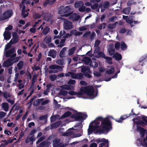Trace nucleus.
<instances>
[{"mask_svg": "<svg viewBox=\"0 0 147 147\" xmlns=\"http://www.w3.org/2000/svg\"><path fill=\"white\" fill-rule=\"evenodd\" d=\"M80 16L77 15L76 14H73L70 16L69 19L76 21L78 20L80 18Z\"/></svg>", "mask_w": 147, "mask_h": 147, "instance_id": "f3484780", "label": "nucleus"}, {"mask_svg": "<svg viewBox=\"0 0 147 147\" xmlns=\"http://www.w3.org/2000/svg\"><path fill=\"white\" fill-rule=\"evenodd\" d=\"M48 55L55 58L56 55V51L54 50H50L49 52Z\"/></svg>", "mask_w": 147, "mask_h": 147, "instance_id": "a211bd4d", "label": "nucleus"}, {"mask_svg": "<svg viewBox=\"0 0 147 147\" xmlns=\"http://www.w3.org/2000/svg\"><path fill=\"white\" fill-rule=\"evenodd\" d=\"M120 46V43L118 42H116L115 45V47L117 49H118L119 48Z\"/></svg>", "mask_w": 147, "mask_h": 147, "instance_id": "680f3d73", "label": "nucleus"}, {"mask_svg": "<svg viewBox=\"0 0 147 147\" xmlns=\"http://www.w3.org/2000/svg\"><path fill=\"white\" fill-rule=\"evenodd\" d=\"M42 99H39L35 101L34 102V105L36 106L40 104H41Z\"/></svg>", "mask_w": 147, "mask_h": 147, "instance_id": "4c0bfd02", "label": "nucleus"}, {"mask_svg": "<svg viewBox=\"0 0 147 147\" xmlns=\"http://www.w3.org/2000/svg\"><path fill=\"white\" fill-rule=\"evenodd\" d=\"M11 33L8 31H5L4 33L3 36L4 39L6 40H8L11 38Z\"/></svg>", "mask_w": 147, "mask_h": 147, "instance_id": "4468645a", "label": "nucleus"}, {"mask_svg": "<svg viewBox=\"0 0 147 147\" xmlns=\"http://www.w3.org/2000/svg\"><path fill=\"white\" fill-rule=\"evenodd\" d=\"M65 40V39H62L60 43V45H58V47H61L64 46V43Z\"/></svg>", "mask_w": 147, "mask_h": 147, "instance_id": "58836bf2", "label": "nucleus"}, {"mask_svg": "<svg viewBox=\"0 0 147 147\" xmlns=\"http://www.w3.org/2000/svg\"><path fill=\"white\" fill-rule=\"evenodd\" d=\"M6 115V113L3 112H0V119L4 117Z\"/></svg>", "mask_w": 147, "mask_h": 147, "instance_id": "13d9d810", "label": "nucleus"}, {"mask_svg": "<svg viewBox=\"0 0 147 147\" xmlns=\"http://www.w3.org/2000/svg\"><path fill=\"white\" fill-rule=\"evenodd\" d=\"M67 49V48L65 47L61 51L59 54V56L61 57H63L65 56Z\"/></svg>", "mask_w": 147, "mask_h": 147, "instance_id": "aec40b11", "label": "nucleus"}, {"mask_svg": "<svg viewBox=\"0 0 147 147\" xmlns=\"http://www.w3.org/2000/svg\"><path fill=\"white\" fill-rule=\"evenodd\" d=\"M22 3L23 4L21 5V7H22V15L25 18L28 16V13L27 12V11L29 10V9H28L27 11H26L25 10V6L23 5V4L24 3H27V1L26 0L22 1Z\"/></svg>", "mask_w": 147, "mask_h": 147, "instance_id": "423d86ee", "label": "nucleus"}, {"mask_svg": "<svg viewBox=\"0 0 147 147\" xmlns=\"http://www.w3.org/2000/svg\"><path fill=\"white\" fill-rule=\"evenodd\" d=\"M135 3H136L132 1H129L127 3V5L128 6H130L133 4H135Z\"/></svg>", "mask_w": 147, "mask_h": 147, "instance_id": "4d7b16f0", "label": "nucleus"}, {"mask_svg": "<svg viewBox=\"0 0 147 147\" xmlns=\"http://www.w3.org/2000/svg\"><path fill=\"white\" fill-rule=\"evenodd\" d=\"M127 117H126V115H123L120 117L119 120H116V121L119 123H121L122 122V121L126 118Z\"/></svg>", "mask_w": 147, "mask_h": 147, "instance_id": "a19ab883", "label": "nucleus"}, {"mask_svg": "<svg viewBox=\"0 0 147 147\" xmlns=\"http://www.w3.org/2000/svg\"><path fill=\"white\" fill-rule=\"evenodd\" d=\"M87 65H89L91 62V60L90 58L88 57H85L82 60Z\"/></svg>", "mask_w": 147, "mask_h": 147, "instance_id": "4be33fe9", "label": "nucleus"}, {"mask_svg": "<svg viewBox=\"0 0 147 147\" xmlns=\"http://www.w3.org/2000/svg\"><path fill=\"white\" fill-rule=\"evenodd\" d=\"M107 142H103L100 143L99 145V147H102V146H104L105 144L106 143H108V141L107 140Z\"/></svg>", "mask_w": 147, "mask_h": 147, "instance_id": "774afa93", "label": "nucleus"}, {"mask_svg": "<svg viewBox=\"0 0 147 147\" xmlns=\"http://www.w3.org/2000/svg\"><path fill=\"white\" fill-rule=\"evenodd\" d=\"M2 107L3 108L5 111H7L8 110L9 106L8 104L7 103H3L1 105Z\"/></svg>", "mask_w": 147, "mask_h": 147, "instance_id": "c85d7f7f", "label": "nucleus"}, {"mask_svg": "<svg viewBox=\"0 0 147 147\" xmlns=\"http://www.w3.org/2000/svg\"><path fill=\"white\" fill-rule=\"evenodd\" d=\"M72 117L76 120H80L85 119L87 117V116L86 114L78 112L75 111Z\"/></svg>", "mask_w": 147, "mask_h": 147, "instance_id": "39448f33", "label": "nucleus"}, {"mask_svg": "<svg viewBox=\"0 0 147 147\" xmlns=\"http://www.w3.org/2000/svg\"><path fill=\"white\" fill-rule=\"evenodd\" d=\"M96 142L98 143H99V142H106L107 141V140H106L104 138H102V139L99 138V139H98L96 140Z\"/></svg>", "mask_w": 147, "mask_h": 147, "instance_id": "c03bdc74", "label": "nucleus"}, {"mask_svg": "<svg viewBox=\"0 0 147 147\" xmlns=\"http://www.w3.org/2000/svg\"><path fill=\"white\" fill-rule=\"evenodd\" d=\"M81 71L83 72H90V71L89 70V67H88L84 66L82 68Z\"/></svg>", "mask_w": 147, "mask_h": 147, "instance_id": "c756f323", "label": "nucleus"}, {"mask_svg": "<svg viewBox=\"0 0 147 147\" xmlns=\"http://www.w3.org/2000/svg\"><path fill=\"white\" fill-rule=\"evenodd\" d=\"M59 76L60 77L70 76L73 78L78 79H82L83 76L82 74V73L76 74L72 72H69L68 73L65 74L61 73L59 74Z\"/></svg>", "mask_w": 147, "mask_h": 147, "instance_id": "20e7f679", "label": "nucleus"}, {"mask_svg": "<svg viewBox=\"0 0 147 147\" xmlns=\"http://www.w3.org/2000/svg\"><path fill=\"white\" fill-rule=\"evenodd\" d=\"M85 9V7L84 6H82L80 7L79 8V10L80 12L84 11Z\"/></svg>", "mask_w": 147, "mask_h": 147, "instance_id": "8fccbe9b", "label": "nucleus"}, {"mask_svg": "<svg viewBox=\"0 0 147 147\" xmlns=\"http://www.w3.org/2000/svg\"><path fill=\"white\" fill-rule=\"evenodd\" d=\"M98 54L99 56L102 57L104 58H105V57H106L105 55L102 52H98Z\"/></svg>", "mask_w": 147, "mask_h": 147, "instance_id": "052dcab7", "label": "nucleus"}, {"mask_svg": "<svg viewBox=\"0 0 147 147\" xmlns=\"http://www.w3.org/2000/svg\"><path fill=\"white\" fill-rule=\"evenodd\" d=\"M18 41V37L16 33L13 34V37L12 39L9 42V43L11 44H14Z\"/></svg>", "mask_w": 147, "mask_h": 147, "instance_id": "9b49d317", "label": "nucleus"}, {"mask_svg": "<svg viewBox=\"0 0 147 147\" xmlns=\"http://www.w3.org/2000/svg\"><path fill=\"white\" fill-rule=\"evenodd\" d=\"M12 13L11 10L7 11L2 15V18L1 19V20H3L9 18Z\"/></svg>", "mask_w": 147, "mask_h": 147, "instance_id": "0eeeda50", "label": "nucleus"}, {"mask_svg": "<svg viewBox=\"0 0 147 147\" xmlns=\"http://www.w3.org/2000/svg\"><path fill=\"white\" fill-rule=\"evenodd\" d=\"M14 52V49H12L9 51H6L5 53V55L7 57H9L10 56L11 54L13 53Z\"/></svg>", "mask_w": 147, "mask_h": 147, "instance_id": "7c9ffc66", "label": "nucleus"}, {"mask_svg": "<svg viewBox=\"0 0 147 147\" xmlns=\"http://www.w3.org/2000/svg\"><path fill=\"white\" fill-rule=\"evenodd\" d=\"M33 16H34V18H35L38 19L41 16L38 13H36L34 14V15Z\"/></svg>", "mask_w": 147, "mask_h": 147, "instance_id": "603ef678", "label": "nucleus"}, {"mask_svg": "<svg viewBox=\"0 0 147 147\" xmlns=\"http://www.w3.org/2000/svg\"><path fill=\"white\" fill-rule=\"evenodd\" d=\"M76 83V81L74 80H69L67 83L69 84H72L73 85L75 84Z\"/></svg>", "mask_w": 147, "mask_h": 147, "instance_id": "864d4df0", "label": "nucleus"}, {"mask_svg": "<svg viewBox=\"0 0 147 147\" xmlns=\"http://www.w3.org/2000/svg\"><path fill=\"white\" fill-rule=\"evenodd\" d=\"M136 131L140 132L141 137V139L138 140V141L140 142L139 144L142 145L145 144L146 141H147L146 131L139 126H137Z\"/></svg>", "mask_w": 147, "mask_h": 147, "instance_id": "7ed1b4c3", "label": "nucleus"}, {"mask_svg": "<svg viewBox=\"0 0 147 147\" xmlns=\"http://www.w3.org/2000/svg\"><path fill=\"white\" fill-rule=\"evenodd\" d=\"M94 76L97 77H100L101 76V74L100 73L96 71H94Z\"/></svg>", "mask_w": 147, "mask_h": 147, "instance_id": "bf43d9fd", "label": "nucleus"}, {"mask_svg": "<svg viewBox=\"0 0 147 147\" xmlns=\"http://www.w3.org/2000/svg\"><path fill=\"white\" fill-rule=\"evenodd\" d=\"M49 68L51 69H57L59 70L62 69V68L59 66L56 65H52L49 67Z\"/></svg>", "mask_w": 147, "mask_h": 147, "instance_id": "5701e85b", "label": "nucleus"}, {"mask_svg": "<svg viewBox=\"0 0 147 147\" xmlns=\"http://www.w3.org/2000/svg\"><path fill=\"white\" fill-rule=\"evenodd\" d=\"M50 28L47 26H46L43 29L42 33L44 35H47L49 32Z\"/></svg>", "mask_w": 147, "mask_h": 147, "instance_id": "b1692460", "label": "nucleus"}, {"mask_svg": "<svg viewBox=\"0 0 147 147\" xmlns=\"http://www.w3.org/2000/svg\"><path fill=\"white\" fill-rule=\"evenodd\" d=\"M71 114V113L69 111H67L62 116V118L66 117L69 116Z\"/></svg>", "mask_w": 147, "mask_h": 147, "instance_id": "79ce46f5", "label": "nucleus"}, {"mask_svg": "<svg viewBox=\"0 0 147 147\" xmlns=\"http://www.w3.org/2000/svg\"><path fill=\"white\" fill-rule=\"evenodd\" d=\"M105 58L106 59V61L108 63L110 64L112 63V62L111 61L112 59L111 58L106 57H105Z\"/></svg>", "mask_w": 147, "mask_h": 147, "instance_id": "f704fd0d", "label": "nucleus"}, {"mask_svg": "<svg viewBox=\"0 0 147 147\" xmlns=\"http://www.w3.org/2000/svg\"><path fill=\"white\" fill-rule=\"evenodd\" d=\"M50 78L52 81H54L56 79L57 76L55 75H51L50 76Z\"/></svg>", "mask_w": 147, "mask_h": 147, "instance_id": "de8ad7c7", "label": "nucleus"}, {"mask_svg": "<svg viewBox=\"0 0 147 147\" xmlns=\"http://www.w3.org/2000/svg\"><path fill=\"white\" fill-rule=\"evenodd\" d=\"M3 96L5 98H7L8 97H10L11 95L9 94H7L6 93H4L3 94Z\"/></svg>", "mask_w": 147, "mask_h": 147, "instance_id": "69168bd1", "label": "nucleus"}, {"mask_svg": "<svg viewBox=\"0 0 147 147\" xmlns=\"http://www.w3.org/2000/svg\"><path fill=\"white\" fill-rule=\"evenodd\" d=\"M114 68L113 67H112L111 69H109L107 71V72L108 74H111L114 72Z\"/></svg>", "mask_w": 147, "mask_h": 147, "instance_id": "a18cd8bd", "label": "nucleus"}, {"mask_svg": "<svg viewBox=\"0 0 147 147\" xmlns=\"http://www.w3.org/2000/svg\"><path fill=\"white\" fill-rule=\"evenodd\" d=\"M113 57L117 60H120L121 59V55L118 53L115 54L113 56Z\"/></svg>", "mask_w": 147, "mask_h": 147, "instance_id": "cd10ccee", "label": "nucleus"}, {"mask_svg": "<svg viewBox=\"0 0 147 147\" xmlns=\"http://www.w3.org/2000/svg\"><path fill=\"white\" fill-rule=\"evenodd\" d=\"M87 29L86 27H82L79 28V30L80 31H84Z\"/></svg>", "mask_w": 147, "mask_h": 147, "instance_id": "e2e57ef3", "label": "nucleus"}, {"mask_svg": "<svg viewBox=\"0 0 147 147\" xmlns=\"http://www.w3.org/2000/svg\"><path fill=\"white\" fill-rule=\"evenodd\" d=\"M133 120L137 125H140L143 127L145 125H145V123H146L140 120V117H138L136 118L133 119Z\"/></svg>", "mask_w": 147, "mask_h": 147, "instance_id": "1a4fd4ad", "label": "nucleus"}, {"mask_svg": "<svg viewBox=\"0 0 147 147\" xmlns=\"http://www.w3.org/2000/svg\"><path fill=\"white\" fill-rule=\"evenodd\" d=\"M42 54L40 53L38 55L36 59V60L37 61H39L41 59L42 57Z\"/></svg>", "mask_w": 147, "mask_h": 147, "instance_id": "6e6d98bb", "label": "nucleus"}, {"mask_svg": "<svg viewBox=\"0 0 147 147\" xmlns=\"http://www.w3.org/2000/svg\"><path fill=\"white\" fill-rule=\"evenodd\" d=\"M56 63L58 64L62 65L64 64V62L62 59H59L57 61Z\"/></svg>", "mask_w": 147, "mask_h": 147, "instance_id": "49530a36", "label": "nucleus"}, {"mask_svg": "<svg viewBox=\"0 0 147 147\" xmlns=\"http://www.w3.org/2000/svg\"><path fill=\"white\" fill-rule=\"evenodd\" d=\"M51 37L50 36L48 35L45 36L43 42L46 44H49L51 42Z\"/></svg>", "mask_w": 147, "mask_h": 147, "instance_id": "dca6fc26", "label": "nucleus"}, {"mask_svg": "<svg viewBox=\"0 0 147 147\" xmlns=\"http://www.w3.org/2000/svg\"><path fill=\"white\" fill-rule=\"evenodd\" d=\"M130 10V8H126L123 10V12L125 14H128L129 13Z\"/></svg>", "mask_w": 147, "mask_h": 147, "instance_id": "c9c22d12", "label": "nucleus"}, {"mask_svg": "<svg viewBox=\"0 0 147 147\" xmlns=\"http://www.w3.org/2000/svg\"><path fill=\"white\" fill-rule=\"evenodd\" d=\"M84 5L83 3L81 1H78L76 2L74 6L76 8H78L81 6H83Z\"/></svg>", "mask_w": 147, "mask_h": 147, "instance_id": "a878e982", "label": "nucleus"}, {"mask_svg": "<svg viewBox=\"0 0 147 147\" xmlns=\"http://www.w3.org/2000/svg\"><path fill=\"white\" fill-rule=\"evenodd\" d=\"M61 123V122L60 121L57 122L53 124L52 125V127L53 128H56L59 126Z\"/></svg>", "mask_w": 147, "mask_h": 147, "instance_id": "ea45409f", "label": "nucleus"}, {"mask_svg": "<svg viewBox=\"0 0 147 147\" xmlns=\"http://www.w3.org/2000/svg\"><path fill=\"white\" fill-rule=\"evenodd\" d=\"M89 65L90 66L94 68L98 66V64L96 62H91Z\"/></svg>", "mask_w": 147, "mask_h": 147, "instance_id": "2f4dec72", "label": "nucleus"}, {"mask_svg": "<svg viewBox=\"0 0 147 147\" xmlns=\"http://www.w3.org/2000/svg\"><path fill=\"white\" fill-rule=\"evenodd\" d=\"M126 48V46L124 42H122L121 44V48L122 50H124Z\"/></svg>", "mask_w": 147, "mask_h": 147, "instance_id": "09e8293b", "label": "nucleus"}, {"mask_svg": "<svg viewBox=\"0 0 147 147\" xmlns=\"http://www.w3.org/2000/svg\"><path fill=\"white\" fill-rule=\"evenodd\" d=\"M76 49V48L75 47H73L72 48L69 50L68 51V55H71L73 54L75 50Z\"/></svg>", "mask_w": 147, "mask_h": 147, "instance_id": "473e14b6", "label": "nucleus"}, {"mask_svg": "<svg viewBox=\"0 0 147 147\" xmlns=\"http://www.w3.org/2000/svg\"><path fill=\"white\" fill-rule=\"evenodd\" d=\"M24 64V62L22 61H21L18 64L17 66L19 69H22Z\"/></svg>", "mask_w": 147, "mask_h": 147, "instance_id": "e433bc0d", "label": "nucleus"}, {"mask_svg": "<svg viewBox=\"0 0 147 147\" xmlns=\"http://www.w3.org/2000/svg\"><path fill=\"white\" fill-rule=\"evenodd\" d=\"M70 33L71 35L73 34H74L76 36L80 35L82 34V32H77L76 30H73L71 31L70 32Z\"/></svg>", "mask_w": 147, "mask_h": 147, "instance_id": "bb28decb", "label": "nucleus"}, {"mask_svg": "<svg viewBox=\"0 0 147 147\" xmlns=\"http://www.w3.org/2000/svg\"><path fill=\"white\" fill-rule=\"evenodd\" d=\"M59 13L60 14H63L65 13L68 12L70 10V7L68 6H66L65 7H62L61 8Z\"/></svg>", "mask_w": 147, "mask_h": 147, "instance_id": "9d476101", "label": "nucleus"}, {"mask_svg": "<svg viewBox=\"0 0 147 147\" xmlns=\"http://www.w3.org/2000/svg\"><path fill=\"white\" fill-rule=\"evenodd\" d=\"M59 117V115H56L52 116L51 117V121L52 122L55 121Z\"/></svg>", "mask_w": 147, "mask_h": 147, "instance_id": "37998d69", "label": "nucleus"}, {"mask_svg": "<svg viewBox=\"0 0 147 147\" xmlns=\"http://www.w3.org/2000/svg\"><path fill=\"white\" fill-rule=\"evenodd\" d=\"M12 64V63H11V61L8 60L3 63V65L4 66L7 67L11 65Z\"/></svg>", "mask_w": 147, "mask_h": 147, "instance_id": "393cba45", "label": "nucleus"}, {"mask_svg": "<svg viewBox=\"0 0 147 147\" xmlns=\"http://www.w3.org/2000/svg\"><path fill=\"white\" fill-rule=\"evenodd\" d=\"M59 142L60 140L59 139L55 140L53 142L54 147H63L65 146L64 145L62 146L60 144H59Z\"/></svg>", "mask_w": 147, "mask_h": 147, "instance_id": "2eb2a0df", "label": "nucleus"}, {"mask_svg": "<svg viewBox=\"0 0 147 147\" xmlns=\"http://www.w3.org/2000/svg\"><path fill=\"white\" fill-rule=\"evenodd\" d=\"M123 18L125 20L126 22L128 23L131 24L133 22V19L131 17H128V16H123Z\"/></svg>", "mask_w": 147, "mask_h": 147, "instance_id": "6ab92c4d", "label": "nucleus"}, {"mask_svg": "<svg viewBox=\"0 0 147 147\" xmlns=\"http://www.w3.org/2000/svg\"><path fill=\"white\" fill-rule=\"evenodd\" d=\"M28 42L29 44V45L30 47H31L32 45L33 44V43L32 42V39H28Z\"/></svg>", "mask_w": 147, "mask_h": 147, "instance_id": "338daca9", "label": "nucleus"}, {"mask_svg": "<svg viewBox=\"0 0 147 147\" xmlns=\"http://www.w3.org/2000/svg\"><path fill=\"white\" fill-rule=\"evenodd\" d=\"M113 45H110L108 47V50L109 54L111 56L115 52V50L113 49Z\"/></svg>", "mask_w": 147, "mask_h": 147, "instance_id": "ddd939ff", "label": "nucleus"}, {"mask_svg": "<svg viewBox=\"0 0 147 147\" xmlns=\"http://www.w3.org/2000/svg\"><path fill=\"white\" fill-rule=\"evenodd\" d=\"M42 16L44 18V20L47 21H50L51 20L52 16L49 13H43Z\"/></svg>", "mask_w": 147, "mask_h": 147, "instance_id": "f8f14e48", "label": "nucleus"}, {"mask_svg": "<svg viewBox=\"0 0 147 147\" xmlns=\"http://www.w3.org/2000/svg\"><path fill=\"white\" fill-rule=\"evenodd\" d=\"M73 26L71 23L67 20H65L64 22L63 28L66 30L70 29L73 28Z\"/></svg>", "mask_w": 147, "mask_h": 147, "instance_id": "6e6552de", "label": "nucleus"}, {"mask_svg": "<svg viewBox=\"0 0 147 147\" xmlns=\"http://www.w3.org/2000/svg\"><path fill=\"white\" fill-rule=\"evenodd\" d=\"M115 27V25L114 24H109L108 26V28L110 29H113Z\"/></svg>", "mask_w": 147, "mask_h": 147, "instance_id": "5fc2aeb1", "label": "nucleus"}, {"mask_svg": "<svg viewBox=\"0 0 147 147\" xmlns=\"http://www.w3.org/2000/svg\"><path fill=\"white\" fill-rule=\"evenodd\" d=\"M42 99V101L41 102V105H44L45 104H46L49 102V100H46L44 101H43V99Z\"/></svg>", "mask_w": 147, "mask_h": 147, "instance_id": "3c124183", "label": "nucleus"}, {"mask_svg": "<svg viewBox=\"0 0 147 147\" xmlns=\"http://www.w3.org/2000/svg\"><path fill=\"white\" fill-rule=\"evenodd\" d=\"M101 117L97 118L90 124L88 129V133L89 135L92 132L95 133L102 134L108 132L111 129V124L109 119L105 118L102 122L100 127H99L100 121L102 120Z\"/></svg>", "mask_w": 147, "mask_h": 147, "instance_id": "f257e3e1", "label": "nucleus"}, {"mask_svg": "<svg viewBox=\"0 0 147 147\" xmlns=\"http://www.w3.org/2000/svg\"><path fill=\"white\" fill-rule=\"evenodd\" d=\"M61 87L62 88L67 90H71L73 89L74 88V86H73L67 85H65Z\"/></svg>", "mask_w": 147, "mask_h": 147, "instance_id": "412c9836", "label": "nucleus"}, {"mask_svg": "<svg viewBox=\"0 0 147 147\" xmlns=\"http://www.w3.org/2000/svg\"><path fill=\"white\" fill-rule=\"evenodd\" d=\"M98 4H95L92 5H91V7L92 9H96L98 7Z\"/></svg>", "mask_w": 147, "mask_h": 147, "instance_id": "0e129e2a", "label": "nucleus"}, {"mask_svg": "<svg viewBox=\"0 0 147 147\" xmlns=\"http://www.w3.org/2000/svg\"><path fill=\"white\" fill-rule=\"evenodd\" d=\"M84 94H86L88 96L92 97L91 98L93 99L97 96V93L94 92L93 87L90 86L87 87H82L80 92H78L74 91H70L68 93L66 91L61 90L59 94L60 95H62V98L64 100L66 99H69L73 98L72 97H69L68 94H69L71 95H76L77 97H80Z\"/></svg>", "mask_w": 147, "mask_h": 147, "instance_id": "f03ea898", "label": "nucleus"}, {"mask_svg": "<svg viewBox=\"0 0 147 147\" xmlns=\"http://www.w3.org/2000/svg\"><path fill=\"white\" fill-rule=\"evenodd\" d=\"M36 46V44L34 45L33 48L31 49L30 51L34 53H36V51L38 47V45L35 48V47Z\"/></svg>", "mask_w": 147, "mask_h": 147, "instance_id": "72a5a7b5", "label": "nucleus"}]
</instances>
